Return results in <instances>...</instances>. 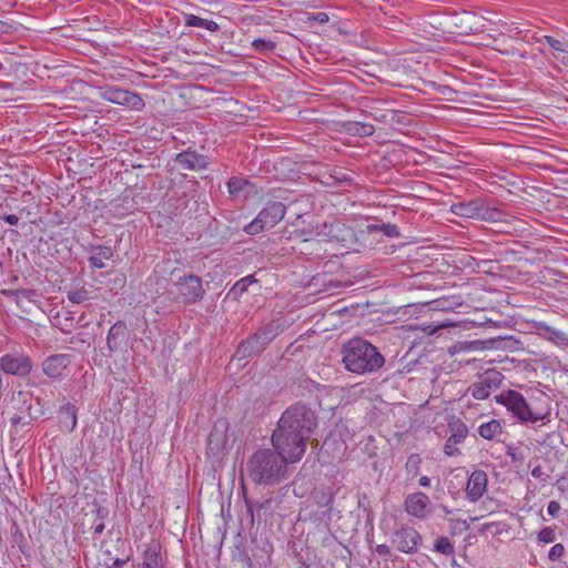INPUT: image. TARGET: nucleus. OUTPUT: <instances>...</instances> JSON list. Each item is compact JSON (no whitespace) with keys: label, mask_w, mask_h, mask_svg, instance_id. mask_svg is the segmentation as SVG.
Returning a JSON list of instances; mask_svg holds the SVG:
<instances>
[{"label":"nucleus","mask_w":568,"mask_h":568,"mask_svg":"<svg viewBox=\"0 0 568 568\" xmlns=\"http://www.w3.org/2000/svg\"><path fill=\"white\" fill-rule=\"evenodd\" d=\"M317 424L316 412L307 404L297 402L283 412L272 434V445L287 454L291 463L298 462Z\"/></svg>","instance_id":"1"},{"label":"nucleus","mask_w":568,"mask_h":568,"mask_svg":"<svg viewBox=\"0 0 568 568\" xmlns=\"http://www.w3.org/2000/svg\"><path fill=\"white\" fill-rule=\"evenodd\" d=\"M291 458L275 447L257 449L250 457L246 469L248 477L260 485H277L286 478Z\"/></svg>","instance_id":"2"},{"label":"nucleus","mask_w":568,"mask_h":568,"mask_svg":"<svg viewBox=\"0 0 568 568\" xmlns=\"http://www.w3.org/2000/svg\"><path fill=\"white\" fill-rule=\"evenodd\" d=\"M341 354L345 369L357 375L374 374L385 364L378 348L362 337H353L343 344Z\"/></svg>","instance_id":"3"},{"label":"nucleus","mask_w":568,"mask_h":568,"mask_svg":"<svg viewBox=\"0 0 568 568\" xmlns=\"http://www.w3.org/2000/svg\"><path fill=\"white\" fill-rule=\"evenodd\" d=\"M286 328L287 324L281 316L263 323L254 333L239 344L235 356L239 359L260 356Z\"/></svg>","instance_id":"4"},{"label":"nucleus","mask_w":568,"mask_h":568,"mask_svg":"<svg viewBox=\"0 0 568 568\" xmlns=\"http://www.w3.org/2000/svg\"><path fill=\"white\" fill-rule=\"evenodd\" d=\"M10 405L16 410L10 418L12 426H30L33 420L44 415V409L39 397H34L30 390H12Z\"/></svg>","instance_id":"5"},{"label":"nucleus","mask_w":568,"mask_h":568,"mask_svg":"<svg viewBox=\"0 0 568 568\" xmlns=\"http://www.w3.org/2000/svg\"><path fill=\"white\" fill-rule=\"evenodd\" d=\"M499 405L506 408L516 423L535 424L545 418V414L535 412L524 395L515 389H503L499 393Z\"/></svg>","instance_id":"6"},{"label":"nucleus","mask_w":568,"mask_h":568,"mask_svg":"<svg viewBox=\"0 0 568 568\" xmlns=\"http://www.w3.org/2000/svg\"><path fill=\"white\" fill-rule=\"evenodd\" d=\"M286 213V207L282 202H268L257 216L244 226L246 234L256 235L260 232L274 227L281 222Z\"/></svg>","instance_id":"7"},{"label":"nucleus","mask_w":568,"mask_h":568,"mask_svg":"<svg viewBox=\"0 0 568 568\" xmlns=\"http://www.w3.org/2000/svg\"><path fill=\"white\" fill-rule=\"evenodd\" d=\"M525 191V182L519 174L499 166V206L515 203L521 199Z\"/></svg>","instance_id":"8"},{"label":"nucleus","mask_w":568,"mask_h":568,"mask_svg":"<svg viewBox=\"0 0 568 568\" xmlns=\"http://www.w3.org/2000/svg\"><path fill=\"white\" fill-rule=\"evenodd\" d=\"M32 369L33 362L23 352L13 351L0 356V373L23 378L29 376Z\"/></svg>","instance_id":"9"},{"label":"nucleus","mask_w":568,"mask_h":568,"mask_svg":"<svg viewBox=\"0 0 568 568\" xmlns=\"http://www.w3.org/2000/svg\"><path fill=\"white\" fill-rule=\"evenodd\" d=\"M101 97L114 104L125 105L133 110H142L145 105L143 99L135 92L118 87H106Z\"/></svg>","instance_id":"10"},{"label":"nucleus","mask_w":568,"mask_h":568,"mask_svg":"<svg viewBox=\"0 0 568 568\" xmlns=\"http://www.w3.org/2000/svg\"><path fill=\"white\" fill-rule=\"evenodd\" d=\"M420 534L413 527H402L394 531L392 536L393 545L404 554H415L422 544Z\"/></svg>","instance_id":"11"},{"label":"nucleus","mask_w":568,"mask_h":568,"mask_svg":"<svg viewBox=\"0 0 568 568\" xmlns=\"http://www.w3.org/2000/svg\"><path fill=\"white\" fill-rule=\"evenodd\" d=\"M178 285L180 294L186 303H196L204 296L205 291L202 286V280L197 275L190 274L180 277Z\"/></svg>","instance_id":"12"},{"label":"nucleus","mask_w":568,"mask_h":568,"mask_svg":"<svg viewBox=\"0 0 568 568\" xmlns=\"http://www.w3.org/2000/svg\"><path fill=\"white\" fill-rule=\"evenodd\" d=\"M519 252L509 247L501 239H499V286L509 288L507 284L501 283L503 280L513 281L521 273L515 265H503L501 262L509 261L508 255L516 257Z\"/></svg>","instance_id":"13"},{"label":"nucleus","mask_w":568,"mask_h":568,"mask_svg":"<svg viewBox=\"0 0 568 568\" xmlns=\"http://www.w3.org/2000/svg\"><path fill=\"white\" fill-rule=\"evenodd\" d=\"M508 30L507 23H499V50L498 53L503 55H511L514 58H525L526 51L524 49L525 43L513 36H506Z\"/></svg>","instance_id":"14"},{"label":"nucleus","mask_w":568,"mask_h":568,"mask_svg":"<svg viewBox=\"0 0 568 568\" xmlns=\"http://www.w3.org/2000/svg\"><path fill=\"white\" fill-rule=\"evenodd\" d=\"M453 213L463 217H481L484 220H495L497 209H489L477 202L456 203L452 206Z\"/></svg>","instance_id":"15"},{"label":"nucleus","mask_w":568,"mask_h":568,"mask_svg":"<svg viewBox=\"0 0 568 568\" xmlns=\"http://www.w3.org/2000/svg\"><path fill=\"white\" fill-rule=\"evenodd\" d=\"M531 369L532 367L528 358L521 357V355H511V358H507V355L499 353V386L505 378L503 372L519 375L531 372Z\"/></svg>","instance_id":"16"},{"label":"nucleus","mask_w":568,"mask_h":568,"mask_svg":"<svg viewBox=\"0 0 568 568\" xmlns=\"http://www.w3.org/2000/svg\"><path fill=\"white\" fill-rule=\"evenodd\" d=\"M142 561L136 568H166V559L162 551V546L158 541H151L145 545L142 555Z\"/></svg>","instance_id":"17"},{"label":"nucleus","mask_w":568,"mask_h":568,"mask_svg":"<svg viewBox=\"0 0 568 568\" xmlns=\"http://www.w3.org/2000/svg\"><path fill=\"white\" fill-rule=\"evenodd\" d=\"M174 162L183 170L189 171H202L209 168V158L204 154H200L194 150L187 149L178 153L174 158Z\"/></svg>","instance_id":"18"},{"label":"nucleus","mask_w":568,"mask_h":568,"mask_svg":"<svg viewBox=\"0 0 568 568\" xmlns=\"http://www.w3.org/2000/svg\"><path fill=\"white\" fill-rule=\"evenodd\" d=\"M229 424L225 420H217L209 434L206 448L213 456H219L227 443Z\"/></svg>","instance_id":"19"},{"label":"nucleus","mask_w":568,"mask_h":568,"mask_svg":"<svg viewBox=\"0 0 568 568\" xmlns=\"http://www.w3.org/2000/svg\"><path fill=\"white\" fill-rule=\"evenodd\" d=\"M536 334L545 341L554 344L561 349H568V333L548 325L545 322H535Z\"/></svg>","instance_id":"20"},{"label":"nucleus","mask_w":568,"mask_h":568,"mask_svg":"<svg viewBox=\"0 0 568 568\" xmlns=\"http://www.w3.org/2000/svg\"><path fill=\"white\" fill-rule=\"evenodd\" d=\"M318 234L326 237L329 242L345 244L353 236V231L345 223L335 220L331 223H324Z\"/></svg>","instance_id":"21"},{"label":"nucleus","mask_w":568,"mask_h":568,"mask_svg":"<svg viewBox=\"0 0 568 568\" xmlns=\"http://www.w3.org/2000/svg\"><path fill=\"white\" fill-rule=\"evenodd\" d=\"M526 222L513 214H509L499 206V236H517L527 231Z\"/></svg>","instance_id":"22"},{"label":"nucleus","mask_w":568,"mask_h":568,"mask_svg":"<svg viewBox=\"0 0 568 568\" xmlns=\"http://www.w3.org/2000/svg\"><path fill=\"white\" fill-rule=\"evenodd\" d=\"M430 499L429 497L422 493L417 491L410 494L405 499V510L416 517V518H425L429 513Z\"/></svg>","instance_id":"23"},{"label":"nucleus","mask_w":568,"mask_h":568,"mask_svg":"<svg viewBox=\"0 0 568 568\" xmlns=\"http://www.w3.org/2000/svg\"><path fill=\"white\" fill-rule=\"evenodd\" d=\"M449 429L452 434L444 445V452L448 456H455L459 454L457 445L460 444L466 438L468 429L460 419H455L450 422Z\"/></svg>","instance_id":"24"},{"label":"nucleus","mask_w":568,"mask_h":568,"mask_svg":"<svg viewBox=\"0 0 568 568\" xmlns=\"http://www.w3.org/2000/svg\"><path fill=\"white\" fill-rule=\"evenodd\" d=\"M487 487V475L484 470H475L468 478L466 485V496L469 500L476 501L478 500Z\"/></svg>","instance_id":"25"},{"label":"nucleus","mask_w":568,"mask_h":568,"mask_svg":"<svg viewBox=\"0 0 568 568\" xmlns=\"http://www.w3.org/2000/svg\"><path fill=\"white\" fill-rule=\"evenodd\" d=\"M518 74L519 71H499V85L504 84L509 88H511L510 93L500 94L499 93V102H519L521 101V92L524 89V82H521L519 79H504L503 75H511V74Z\"/></svg>","instance_id":"26"},{"label":"nucleus","mask_w":568,"mask_h":568,"mask_svg":"<svg viewBox=\"0 0 568 568\" xmlns=\"http://www.w3.org/2000/svg\"><path fill=\"white\" fill-rule=\"evenodd\" d=\"M69 363L70 356L67 354L51 355L43 361L42 371L48 377L58 378L62 376Z\"/></svg>","instance_id":"27"},{"label":"nucleus","mask_w":568,"mask_h":568,"mask_svg":"<svg viewBox=\"0 0 568 568\" xmlns=\"http://www.w3.org/2000/svg\"><path fill=\"white\" fill-rule=\"evenodd\" d=\"M497 387V378L494 372H487L486 375L478 382L471 385V395L476 399H486L490 392Z\"/></svg>","instance_id":"28"},{"label":"nucleus","mask_w":568,"mask_h":568,"mask_svg":"<svg viewBox=\"0 0 568 568\" xmlns=\"http://www.w3.org/2000/svg\"><path fill=\"white\" fill-rule=\"evenodd\" d=\"M509 351L516 355H524L525 347L524 342L520 339V332L516 331L509 336H504L499 332V353Z\"/></svg>","instance_id":"29"},{"label":"nucleus","mask_w":568,"mask_h":568,"mask_svg":"<svg viewBox=\"0 0 568 568\" xmlns=\"http://www.w3.org/2000/svg\"><path fill=\"white\" fill-rule=\"evenodd\" d=\"M59 422L61 427L71 433L77 428L78 409L71 403H65L59 408Z\"/></svg>","instance_id":"30"},{"label":"nucleus","mask_w":568,"mask_h":568,"mask_svg":"<svg viewBox=\"0 0 568 568\" xmlns=\"http://www.w3.org/2000/svg\"><path fill=\"white\" fill-rule=\"evenodd\" d=\"M126 333L128 326L123 321H118L111 326L106 336V346L110 353H114L119 349V341L123 339L126 336Z\"/></svg>","instance_id":"31"},{"label":"nucleus","mask_w":568,"mask_h":568,"mask_svg":"<svg viewBox=\"0 0 568 568\" xmlns=\"http://www.w3.org/2000/svg\"><path fill=\"white\" fill-rule=\"evenodd\" d=\"M244 501H245L247 515L250 517V524H251V526H253L255 518H257V520H261L262 511H266V510L271 509L273 499L270 497V498H265L264 500H261V501L260 500L254 501L245 496Z\"/></svg>","instance_id":"32"},{"label":"nucleus","mask_w":568,"mask_h":568,"mask_svg":"<svg viewBox=\"0 0 568 568\" xmlns=\"http://www.w3.org/2000/svg\"><path fill=\"white\" fill-rule=\"evenodd\" d=\"M250 186V181L241 176H232L227 181V191L233 200L247 196Z\"/></svg>","instance_id":"33"},{"label":"nucleus","mask_w":568,"mask_h":568,"mask_svg":"<svg viewBox=\"0 0 568 568\" xmlns=\"http://www.w3.org/2000/svg\"><path fill=\"white\" fill-rule=\"evenodd\" d=\"M474 17L466 11L460 13H454L449 21L455 27V31L458 34H468L473 31L471 20Z\"/></svg>","instance_id":"34"},{"label":"nucleus","mask_w":568,"mask_h":568,"mask_svg":"<svg viewBox=\"0 0 568 568\" xmlns=\"http://www.w3.org/2000/svg\"><path fill=\"white\" fill-rule=\"evenodd\" d=\"M92 255L89 257V263L92 267L104 268L103 260H110L113 256V251L110 246L95 245L91 248Z\"/></svg>","instance_id":"35"},{"label":"nucleus","mask_w":568,"mask_h":568,"mask_svg":"<svg viewBox=\"0 0 568 568\" xmlns=\"http://www.w3.org/2000/svg\"><path fill=\"white\" fill-rule=\"evenodd\" d=\"M92 513L94 514V520L92 523V528L94 530V537L100 536L105 529V519L109 518L110 510L108 507L99 505L98 503H93Z\"/></svg>","instance_id":"36"},{"label":"nucleus","mask_w":568,"mask_h":568,"mask_svg":"<svg viewBox=\"0 0 568 568\" xmlns=\"http://www.w3.org/2000/svg\"><path fill=\"white\" fill-rule=\"evenodd\" d=\"M325 183L328 186H353L355 184V179L352 174H348L341 169H334L327 176V181Z\"/></svg>","instance_id":"37"},{"label":"nucleus","mask_w":568,"mask_h":568,"mask_svg":"<svg viewBox=\"0 0 568 568\" xmlns=\"http://www.w3.org/2000/svg\"><path fill=\"white\" fill-rule=\"evenodd\" d=\"M254 283H257L255 276L253 274L247 275L235 282V284L230 290L229 295L232 296L234 300H240L242 295L245 292H247L248 286Z\"/></svg>","instance_id":"38"},{"label":"nucleus","mask_w":568,"mask_h":568,"mask_svg":"<svg viewBox=\"0 0 568 568\" xmlns=\"http://www.w3.org/2000/svg\"><path fill=\"white\" fill-rule=\"evenodd\" d=\"M185 26L186 27L204 28L211 32H216L220 29L219 24L215 21L203 19L195 14H186L185 16Z\"/></svg>","instance_id":"39"},{"label":"nucleus","mask_w":568,"mask_h":568,"mask_svg":"<svg viewBox=\"0 0 568 568\" xmlns=\"http://www.w3.org/2000/svg\"><path fill=\"white\" fill-rule=\"evenodd\" d=\"M518 151L519 146L503 141L499 134V158H504L507 161H518Z\"/></svg>","instance_id":"40"},{"label":"nucleus","mask_w":568,"mask_h":568,"mask_svg":"<svg viewBox=\"0 0 568 568\" xmlns=\"http://www.w3.org/2000/svg\"><path fill=\"white\" fill-rule=\"evenodd\" d=\"M251 45L253 50L258 54L273 53L276 48V43L274 41L261 38L253 40Z\"/></svg>","instance_id":"41"},{"label":"nucleus","mask_w":568,"mask_h":568,"mask_svg":"<svg viewBox=\"0 0 568 568\" xmlns=\"http://www.w3.org/2000/svg\"><path fill=\"white\" fill-rule=\"evenodd\" d=\"M435 551L445 555V556H454L455 547L448 537H438L434 541Z\"/></svg>","instance_id":"42"},{"label":"nucleus","mask_w":568,"mask_h":568,"mask_svg":"<svg viewBox=\"0 0 568 568\" xmlns=\"http://www.w3.org/2000/svg\"><path fill=\"white\" fill-rule=\"evenodd\" d=\"M367 230L369 233L381 231L387 237H398L400 235L398 226L390 223L382 225L371 224L367 226Z\"/></svg>","instance_id":"43"},{"label":"nucleus","mask_w":568,"mask_h":568,"mask_svg":"<svg viewBox=\"0 0 568 568\" xmlns=\"http://www.w3.org/2000/svg\"><path fill=\"white\" fill-rule=\"evenodd\" d=\"M520 296L507 291L499 290V308L505 306L506 308L514 310L518 305Z\"/></svg>","instance_id":"44"},{"label":"nucleus","mask_w":568,"mask_h":568,"mask_svg":"<svg viewBox=\"0 0 568 568\" xmlns=\"http://www.w3.org/2000/svg\"><path fill=\"white\" fill-rule=\"evenodd\" d=\"M67 297L74 304H81L90 298V292L85 287H79L67 292Z\"/></svg>","instance_id":"45"},{"label":"nucleus","mask_w":568,"mask_h":568,"mask_svg":"<svg viewBox=\"0 0 568 568\" xmlns=\"http://www.w3.org/2000/svg\"><path fill=\"white\" fill-rule=\"evenodd\" d=\"M478 433L485 439H493L497 433V420L491 419L490 422L481 424L478 428Z\"/></svg>","instance_id":"46"},{"label":"nucleus","mask_w":568,"mask_h":568,"mask_svg":"<svg viewBox=\"0 0 568 568\" xmlns=\"http://www.w3.org/2000/svg\"><path fill=\"white\" fill-rule=\"evenodd\" d=\"M373 119L375 121H378L381 123L387 124L392 122L393 116H397L395 114V110H375L373 113H371Z\"/></svg>","instance_id":"47"},{"label":"nucleus","mask_w":568,"mask_h":568,"mask_svg":"<svg viewBox=\"0 0 568 568\" xmlns=\"http://www.w3.org/2000/svg\"><path fill=\"white\" fill-rule=\"evenodd\" d=\"M537 540L539 542H544V544H550V542H554L556 540V531L554 528L551 527H545L542 528L538 535H537Z\"/></svg>","instance_id":"48"},{"label":"nucleus","mask_w":568,"mask_h":568,"mask_svg":"<svg viewBox=\"0 0 568 568\" xmlns=\"http://www.w3.org/2000/svg\"><path fill=\"white\" fill-rule=\"evenodd\" d=\"M422 458L418 454H412L406 462V470L408 474L416 475L419 471V464Z\"/></svg>","instance_id":"49"},{"label":"nucleus","mask_w":568,"mask_h":568,"mask_svg":"<svg viewBox=\"0 0 568 568\" xmlns=\"http://www.w3.org/2000/svg\"><path fill=\"white\" fill-rule=\"evenodd\" d=\"M507 109H508L507 106L499 104V120H498L499 132L500 131H513L511 126L517 124L513 121H509L508 120L509 116L506 113L500 112V110H507Z\"/></svg>","instance_id":"50"},{"label":"nucleus","mask_w":568,"mask_h":568,"mask_svg":"<svg viewBox=\"0 0 568 568\" xmlns=\"http://www.w3.org/2000/svg\"><path fill=\"white\" fill-rule=\"evenodd\" d=\"M541 43L546 42L552 50L559 52H567V43H564L550 36H544L540 40Z\"/></svg>","instance_id":"51"},{"label":"nucleus","mask_w":568,"mask_h":568,"mask_svg":"<svg viewBox=\"0 0 568 568\" xmlns=\"http://www.w3.org/2000/svg\"><path fill=\"white\" fill-rule=\"evenodd\" d=\"M565 546L562 544H556L550 548L548 552V558L551 561H556L559 560L565 555Z\"/></svg>","instance_id":"52"},{"label":"nucleus","mask_w":568,"mask_h":568,"mask_svg":"<svg viewBox=\"0 0 568 568\" xmlns=\"http://www.w3.org/2000/svg\"><path fill=\"white\" fill-rule=\"evenodd\" d=\"M355 128H356L355 129L356 133H358L362 136H371L375 132L374 126L372 124H369V123L356 122L355 123Z\"/></svg>","instance_id":"53"},{"label":"nucleus","mask_w":568,"mask_h":568,"mask_svg":"<svg viewBox=\"0 0 568 568\" xmlns=\"http://www.w3.org/2000/svg\"><path fill=\"white\" fill-rule=\"evenodd\" d=\"M507 455L511 458L513 462H521L524 459V454L520 447L508 445Z\"/></svg>","instance_id":"54"},{"label":"nucleus","mask_w":568,"mask_h":568,"mask_svg":"<svg viewBox=\"0 0 568 568\" xmlns=\"http://www.w3.org/2000/svg\"><path fill=\"white\" fill-rule=\"evenodd\" d=\"M516 324H517V318H516L515 314L506 313L505 320L499 318V329L504 328V327L511 328V327L516 326Z\"/></svg>","instance_id":"55"},{"label":"nucleus","mask_w":568,"mask_h":568,"mask_svg":"<svg viewBox=\"0 0 568 568\" xmlns=\"http://www.w3.org/2000/svg\"><path fill=\"white\" fill-rule=\"evenodd\" d=\"M308 20L311 21H315L317 23H321V24H324V23H327L328 20H329V17L326 12H317V13H313L308 17Z\"/></svg>","instance_id":"56"},{"label":"nucleus","mask_w":568,"mask_h":568,"mask_svg":"<svg viewBox=\"0 0 568 568\" xmlns=\"http://www.w3.org/2000/svg\"><path fill=\"white\" fill-rule=\"evenodd\" d=\"M333 501V494L329 491H321V496L317 497V504L321 506H328Z\"/></svg>","instance_id":"57"},{"label":"nucleus","mask_w":568,"mask_h":568,"mask_svg":"<svg viewBox=\"0 0 568 568\" xmlns=\"http://www.w3.org/2000/svg\"><path fill=\"white\" fill-rule=\"evenodd\" d=\"M560 508L561 507H560L558 501L551 500L548 504L547 511H548L549 516L555 518V517H557L559 515Z\"/></svg>","instance_id":"58"},{"label":"nucleus","mask_w":568,"mask_h":568,"mask_svg":"<svg viewBox=\"0 0 568 568\" xmlns=\"http://www.w3.org/2000/svg\"><path fill=\"white\" fill-rule=\"evenodd\" d=\"M531 476L541 481H546L548 478V476L544 473V469L540 465L532 468Z\"/></svg>","instance_id":"59"},{"label":"nucleus","mask_w":568,"mask_h":568,"mask_svg":"<svg viewBox=\"0 0 568 568\" xmlns=\"http://www.w3.org/2000/svg\"><path fill=\"white\" fill-rule=\"evenodd\" d=\"M395 114H396L397 116H393V120H392V122H390V123H388V125L393 126V125H395V124H403V125H406V124H407V123L405 122L406 116L404 115V113H403V112H400V111H396V110H395Z\"/></svg>","instance_id":"60"},{"label":"nucleus","mask_w":568,"mask_h":568,"mask_svg":"<svg viewBox=\"0 0 568 568\" xmlns=\"http://www.w3.org/2000/svg\"><path fill=\"white\" fill-rule=\"evenodd\" d=\"M375 551L384 558H388L390 556V548L385 544L377 545Z\"/></svg>","instance_id":"61"},{"label":"nucleus","mask_w":568,"mask_h":568,"mask_svg":"<svg viewBox=\"0 0 568 568\" xmlns=\"http://www.w3.org/2000/svg\"><path fill=\"white\" fill-rule=\"evenodd\" d=\"M496 528H497V527H496L495 523H486V524H484V525L480 527L479 531H480L481 534L490 532V534L494 536V535H495L494 529H496Z\"/></svg>","instance_id":"62"},{"label":"nucleus","mask_w":568,"mask_h":568,"mask_svg":"<svg viewBox=\"0 0 568 568\" xmlns=\"http://www.w3.org/2000/svg\"><path fill=\"white\" fill-rule=\"evenodd\" d=\"M131 559V555H128L126 557L124 558H116L112 566H114L115 568H123L124 565H126Z\"/></svg>","instance_id":"63"},{"label":"nucleus","mask_w":568,"mask_h":568,"mask_svg":"<svg viewBox=\"0 0 568 568\" xmlns=\"http://www.w3.org/2000/svg\"><path fill=\"white\" fill-rule=\"evenodd\" d=\"M16 294L29 300V298H31V296L34 295V291L30 290V288H22V290H18L16 292Z\"/></svg>","instance_id":"64"}]
</instances>
